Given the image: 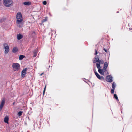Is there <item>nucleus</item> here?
<instances>
[{
    "label": "nucleus",
    "instance_id": "f03ea898",
    "mask_svg": "<svg viewBox=\"0 0 132 132\" xmlns=\"http://www.w3.org/2000/svg\"><path fill=\"white\" fill-rule=\"evenodd\" d=\"M13 3L12 0H4L3 4L5 6L7 7L12 6Z\"/></svg>",
    "mask_w": 132,
    "mask_h": 132
},
{
    "label": "nucleus",
    "instance_id": "5701e85b",
    "mask_svg": "<svg viewBox=\"0 0 132 132\" xmlns=\"http://www.w3.org/2000/svg\"><path fill=\"white\" fill-rule=\"evenodd\" d=\"M43 4L44 5H46L47 4V2L46 1H44L43 2Z\"/></svg>",
    "mask_w": 132,
    "mask_h": 132
},
{
    "label": "nucleus",
    "instance_id": "aec40b11",
    "mask_svg": "<svg viewBox=\"0 0 132 132\" xmlns=\"http://www.w3.org/2000/svg\"><path fill=\"white\" fill-rule=\"evenodd\" d=\"M22 112L21 111H19L18 113V115L19 116H20L22 114Z\"/></svg>",
    "mask_w": 132,
    "mask_h": 132
},
{
    "label": "nucleus",
    "instance_id": "7ed1b4c3",
    "mask_svg": "<svg viewBox=\"0 0 132 132\" xmlns=\"http://www.w3.org/2000/svg\"><path fill=\"white\" fill-rule=\"evenodd\" d=\"M102 66H100L98 64H97V68L98 69V72L101 75H104V72L106 71V69L103 68L102 69Z\"/></svg>",
    "mask_w": 132,
    "mask_h": 132
},
{
    "label": "nucleus",
    "instance_id": "f257e3e1",
    "mask_svg": "<svg viewBox=\"0 0 132 132\" xmlns=\"http://www.w3.org/2000/svg\"><path fill=\"white\" fill-rule=\"evenodd\" d=\"M16 23L18 26L20 27L22 26L23 18L21 13L20 12H18L16 15Z\"/></svg>",
    "mask_w": 132,
    "mask_h": 132
},
{
    "label": "nucleus",
    "instance_id": "a211bd4d",
    "mask_svg": "<svg viewBox=\"0 0 132 132\" xmlns=\"http://www.w3.org/2000/svg\"><path fill=\"white\" fill-rule=\"evenodd\" d=\"M23 4L26 5H29L30 4V3L29 2H24Z\"/></svg>",
    "mask_w": 132,
    "mask_h": 132
},
{
    "label": "nucleus",
    "instance_id": "cd10ccee",
    "mask_svg": "<svg viewBox=\"0 0 132 132\" xmlns=\"http://www.w3.org/2000/svg\"><path fill=\"white\" fill-rule=\"evenodd\" d=\"M46 21V20L45 19H43V22H45V21Z\"/></svg>",
    "mask_w": 132,
    "mask_h": 132
},
{
    "label": "nucleus",
    "instance_id": "a878e982",
    "mask_svg": "<svg viewBox=\"0 0 132 132\" xmlns=\"http://www.w3.org/2000/svg\"><path fill=\"white\" fill-rule=\"evenodd\" d=\"M46 86H45V88H44V92H43V94H44V92H45V88H46Z\"/></svg>",
    "mask_w": 132,
    "mask_h": 132
},
{
    "label": "nucleus",
    "instance_id": "b1692460",
    "mask_svg": "<svg viewBox=\"0 0 132 132\" xmlns=\"http://www.w3.org/2000/svg\"><path fill=\"white\" fill-rule=\"evenodd\" d=\"M95 55H96L97 54V50H95Z\"/></svg>",
    "mask_w": 132,
    "mask_h": 132
},
{
    "label": "nucleus",
    "instance_id": "bb28decb",
    "mask_svg": "<svg viewBox=\"0 0 132 132\" xmlns=\"http://www.w3.org/2000/svg\"><path fill=\"white\" fill-rule=\"evenodd\" d=\"M103 50H104V51H105V52H107V50L106 49H105V48H104V49H103Z\"/></svg>",
    "mask_w": 132,
    "mask_h": 132
},
{
    "label": "nucleus",
    "instance_id": "0eeeda50",
    "mask_svg": "<svg viewBox=\"0 0 132 132\" xmlns=\"http://www.w3.org/2000/svg\"><path fill=\"white\" fill-rule=\"evenodd\" d=\"M95 73L97 78L100 80H104V78L103 76H100V75L97 73L95 69L94 70Z\"/></svg>",
    "mask_w": 132,
    "mask_h": 132
},
{
    "label": "nucleus",
    "instance_id": "9b49d317",
    "mask_svg": "<svg viewBox=\"0 0 132 132\" xmlns=\"http://www.w3.org/2000/svg\"><path fill=\"white\" fill-rule=\"evenodd\" d=\"M99 56H97L95 57V60L93 61V62L95 63L96 62H97L99 60Z\"/></svg>",
    "mask_w": 132,
    "mask_h": 132
},
{
    "label": "nucleus",
    "instance_id": "423d86ee",
    "mask_svg": "<svg viewBox=\"0 0 132 132\" xmlns=\"http://www.w3.org/2000/svg\"><path fill=\"white\" fill-rule=\"evenodd\" d=\"M4 47L5 49V54H6L8 53L9 48L8 46L6 44H4Z\"/></svg>",
    "mask_w": 132,
    "mask_h": 132
},
{
    "label": "nucleus",
    "instance_id": "9d476101",
    "mask_svg": "<svg viewBox=\"0 0 132 132\" xmlns=\"http://www.w3.org/2000/svg\"><path fill=\"white\" fill-rule=\"evenodd\" d=\"M104 61L102 60H99L96 63V67H97V64H98L100 66H101V64H103L104 63Z\"/></svg>",
    "mask_w": 132,
    "mask_h": 132
},
{
    "label": "nucleus",
    "instance_id": "39448f33",
    "mask_svg": "<svg viewBox=\"0 0 132 132\" xmlns=\"http://www.w3.org/2000/svg\"><path fill=\"white\" fill-rule=\"evenodd\" d=\"M5 98H3L1 101V102L0 103V111H1L4 105L5 104Z\"/></svg>",
    "mask_w": 132,
    "mask_h": 132
},
{
    "label": "nucleus",
    "instance_id": "ddd939ff",
    "mask_svg": "<svg viewBox=\"0 0 132 132\" xmlns=\"http://www.w3.org/2000/svg\"><path fill=\"white\" fill-rule=\"evenodd\" d=\"M9 118L7 116H6L4 118V121L6 123H8Z\"/></svg>",
    "mask_w": 132,
    "mask_h": 132
},
{
    "label": "nucleus",
    "instance_id": "6ab92c4d",
    "mask_svg": "<svg viewBox=\"0 0 132 132\" xmlns=\"http://www.w3.org/2000/svg\"><path fill=\"white\" fill-rule=\"evenodd\" d=\"M24 56L23 55H20L19 56V59L20 60H22L24 57Z\"/></svg>",
    "mask_w": 132,
    "mask_h": 132
},
{
    "label": "nucleus",
    "instance_id": "f8f14e48",
    "mask_svg": "<svg viewBox=\"0 0 132 132\" xmlns=\"http://www.w3.org/2000/svg\"><path fill=\"white\" fill-rule=\"evenodd\" d=\"M18 50V49L17 47H14L13 50L12 52L14 53H16Z\"/></svg>",
    "mask_w": 132,
    "mask_h": 132
},
{
    "label": "nucleus",
    "instance_id": "4468645a",
    "mask_svg": "<svg viewBox=\"0 0 132 132\" xmlns=\"http://www.w3.org/2000/svg\"><path fill=\"white\" fill-rule=\"evenodd\" d=\"M22 35L20 34L18 35H17V38L18 40L20 39H21L22 38Z\"/></svg>",
    "mask_w": 132,
    "mask_h": 132
},
{
    "label": "nucleus",
    "instance_id": "412c9836",
    "mask_svg": "<svg viewBox=\"0 0 132 132\" xmlns=\"http://www.w3.org/2000/svg\"><path fill=\"white\" fill-rule=\"evenodd\" d=\"M114 97L117 100H118V97L116 94H114Z\"/></svg>",
    "mask_w": 132,
    "mask_h": 132
},
{
    "label": "nucleus",
    "instance_id": "1a4fd4ad",
    "mask_svg": "<svg viewBox=\"0 0 132 132\" xmlns=\"http://www.w3.org/2000/svg\"><path fill=\"white\" fill-rule=\"evenodd\" d=\"M106 81L108 82H111L112 81V77L111 75L108 76L106 78Z\"/></svg>",
    "mask_w": 132,
    "mask_h": 132
},
{
    "label": "nucleus",
    "instance_id": "dca6fc26",
    "mask_svg": "<svg viewBox=\"0 0 132 132\" xmlns=\"http://www.w3.org/2000/svg\"><path fill=\"white\" fill-rule=\"evenodd\" d=\"M33 53H34V55L33 56L34 57H35L36 56L37 54V51L36 50H35L34 51Z\"/></svg>",
    "mask_w": 132,
    "mask_h": 132
},
{
    "label": "nucleus",
    "instance_id": "20e7f679",
    "mask_svg": "<svg viewBox=\"0 0 132 132\" xmlns=\"http://www.w3.org/2000/svg\"><path fill=\"white\" fill-rule=\"evenodd\" d=\"M13 70L15 71H18L20 68V65L18 63H14L12 65Z\"/></svg>",
    "mask_w": 132,
    "mask_h": 132
},
{
    "label": "nucleus",
    "instance_id": "6e6552de",
    "mask_svg": "<svg viewBox=\"0 0 132 132\" xmlns=\"http://www.w3.org/2000/svg\"><path fill=\"white\" fill-rule=\"evenodd\" d=\"M27 69H28L27 68H25L21 72V76L22 77L24 78L25 76Z\"/></svg>",
    "mask_w": 132,
    "mask_h": 132
},
{
    "label": "nucleus",
    "instance_id": "c85d7f7f",
    "mask_svg": "<svg viewBox=\"0 0 132 132\" xmlns=\"http://www.w3.org/2000/svg\"><path fill=\"white\" fill-rule=\"evenodd\" d=\"M43 74V73H42V74H41L40 75V76H42Z\"/></svg>",
    "mask_w": 132,
    "mask_h": 132
},
{
    "label": "nucleus",
    "instance_id": "4be33fe9",
    "mask_svg": "<svg viewBox=\"0 0 132 132\" xmlns=\"http://www.w3.org/2000/svg\"><path fill=\"white\" fill-rule=\"evenodd\" d=\"M114 89H113L112 88L111 89V93H112V94H113L114 93Z\"/></svg>",
    "mask_w": 132,
    "mask_h": 132
},
{
    "label": "nucleus",
    "instance_id": "2eb2a0df",
    "mask_svg": "<svg viewBox=\"0 0 132 132\" xmlns=\"http://www.w3.org/2000/svg\"><path fill=\"white\" fill-rule=\"evenodd\" d=\"M108 63L107 62H105L104 63V67L103 68H105V69H106L108 66Z\"/></svg>",
    "mask_w": 132,
    "mask_h": 132
},
{
    "label": "nucleus",
    "instance_id": "393cba45",
    "mask_svg": "<svg viewBox=\"0 0 132 132\" xmlns=\"http://www.w3.org/2000/svg\"><path fill=\"white\" fill-rule=\"evenodd\" d=\"M5 20V19H3V20L2 19H0V21L1 22H2Z\"/></svg>",
    "mask_w": 132,
    "mask_h": 132
},
{
    "label": "nucleus",
    "instance_id": "f3484780",
    "mask_svg": "<svg viewBox=\"0 0 132 132\" xmlns=\"http://www.w3.org/2000/svg\"><path fill=\"white\" fill-rule=\"evenodd\" d=\"M116 86V84L114 82H113L112 84V88L115 89V88Z\"/></svg>",
    "mask_w": 132,
    "mask_h": 132
}]
</instances>
